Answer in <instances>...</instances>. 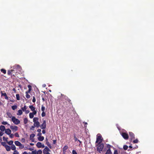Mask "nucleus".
Here are the masks:
<instances>
[{
    "instance_id": "052dcab7",
    "label": "nucleus",
    "mask_w": 154,
    "mask_h": 154,
    "mask_svg": "<svg viewBox=\"0 0 154 154\" xmlns=\"http://www.w3.org/2000/svg\"><path fill=\"white\" fill-rule=\"evenodd\" d=\"M37 131L38 132H39V133H41V130L40 129H38Z\"/></svg>"
},
{
    "instance_id": "f3484780",
    "label": "nucleus",
    "mask_w": 154,
    "mask_h": 154,
    "mask_svg": "<svg viewBox=\"0 0 154 154\" xmlns=\"http://www.w3.org/2000/svg\"><path fill=\"white\" fill-rule=\"evenodd\" d=\"M44 138L43 136H40L38 138V140L42 141L44 140Z\"/></svg>"
},
{
    "instance_id": "cd10ccee",
    "label": "nucleus",
    "mask_w": 154,
    "mask_h": 154,
    "mask_svg": "<svg viewBox=\"0 0 154 154\" xmlns=\"http://www.w3.org/2000/svg\"><path fill=\"white\" fill-rule=\"evenodd\" d=\"M17 108V106L16 105H14L12 106V109L13 110H15Z\"/></svg>"
},
{
    "instance_id": "3c124183",
    "label": "nucleus",
    "mask_w": 154,
    "mask_h": 154,
    "mask_svg": "<svg viewBox=\"0 0 154 154\" xmlns=\"http://www.w3.org/2000/svg\"><path fill=\"white\" fill-rule=\"evenodd\" d=\"M31 91V89H29V90L28 91H26V93H30Z\"/></svg>"
},
{
    "instance_id": "c9c22d12",
    "label": "nucleus",
    "mask_w": 154,
    "mask_h": 154,
    "mask_svg": "<svg viewBox=\"0 0 154 154\" xmlns=\"http://www.w3.org/2000/svg\"><path fill=\"white\" fill-rule=\"evenodd\" d=\"M128 148V146L126 145H125L123 146V148L125 150H127Z\"/></svg>"
},
{
    "instance_id": "9b49d317",
    "label": "nucleus",
    "mask_w": 154,
    "mask_h": 154,
    "mask_svg": "<svg viewBox=\"0 0 154 154\" xmlns=\"http://www.w3.org/2000/svg\"><path fill=\"white\" fill-rule=\"evenodd\" d=\"M129 134L131 137V140H132L133 139H135L134 135V134L132 132H129Z\"/></svg>"
},
{
    "instance_id": "79ce46f5",
    "label": "nucleus",
    "mask_w": 154,
    "mask_h": 154,
    "mask_svg": "<svg viewBox=\"0 0 154 154\" xmlns=\"http://www.w3.org/2000/svg\"><path fill=\"white\" fill-rule=\"evenodd\" d=\"M45 116V112H42V117H44Z\"/></svg>"
},
{
    "instance_id": "9d476101",
    "label": "nucleus",
    "mask_w": 154,
    "mask_h": 154,
    "mask_svg": "<svg viewBox=\"0 0 154 154\" xmlns=\"http://www.w3.org/2000/svg\"><path fill=\"white\" fill-rule=\"evenodd\" d=\"M10 128L13 131H16L18 130V127L15 126H11Z\"/></svg>"
},
{
    "instance_id": "338daca9",
    "label": "nucleus",
    "mask_w": 154,
    "mask_h": 154,
    "mask_svg": "<svg viewBox=\"0 0 154 154\" xmlns=\"http://www.w3.org/2000/svg\"><path fill=\"white\" fill-rule=\"evenodd\" d=\"M22 154H28L26 152H24Z\"/></svg>"
},
{
    "instance_id": "72a5a7b5",
    "label": "nucleus",
    "mask_w": 154,
    "mask_h": 154,
    "mask_svg": "<svg viewBox=\"0 0 154 154\" xmlns=\"http://www.w3.org/2000/svg\"><path fill=\"white\" fill-rule=\"evenodd\" d=\"M41 110L42 112H44L45 110V107L43 105H42Z\"/></svg>"
},
{
    "instance_id": "20e7f679",
    "label": "nucleus",
    "mask_w": 154,
    "mask_h": 154,
    "mask_svg": "<svg viewBox=\"0 0 154 154\" xmlns=\"http://www.w3.org/2000/svg\"><path fill=\"white\" fill-rule=\"evenodd\" d=\"M50 150L49 148L47 146L43 150V153L44 154H50L49 152V151H50Z\"/></svg>"
},
{
    "instance_id": "6e6d98bb",
    "label": "nucleus",
    "mask_w": 154,
    "mask_h": 154,
    "mask_svg": "<svg viewBox=\"0 0 154 154\" xmlns=\"http://www.w3.org/2000/svg\"><path fill=\"white\" fill-rule=\"evenodd\" d=\"M42 135V133H39L38 134H37V136H38V137H40V136H41V135Z\"/></svg>"
},
{
    "instance_id": "8fccbe9b",
    "label": "nucleus",
    "mask_w": 154,
    "mask_h": 154,
    "mask_svg": "<svg viewBox=\"0 0 154 154\" xmlns=\"http://www.w3.org/2000/svg\"><path fill=\"white\" fill-rule=\"evenodd\" d=\"M138 140L137 139H136V140H134L133 141V143H138Z\"/></svg>"
},
{
    "instance_id": "393cba45",
    "label": "nucleus",
    "mask_w": 154,
    "mask_h": 154,
    "mask_svg": "<svg viewBox=\"0 0 154 154\" xmlns=\"http://www.w3.org/2000/svg\"><path fill=\"white\" fill-rule=\"evenodd\" d=\"M35 134H31L30 136V139L31 140H32L33 138L35 137Z\"/></svg>"
},
{
    "instance_id": "39448f33",
    "label": "nucleus",
    "mask_w": 154,
    "mask_h": 154,
    "mask_svg": "<svg viewBox=\"0 0 154 154\" xmlns=\"http://www.w3.org/2000/svg\"><path fill=\"white\" fill-rule=\"evenodd\" d=\"M101 137H102L101 136H98L97 138V140L96 141V143H99V144L100 143L102 142V139H101Z\"/></svg>"
},
{
    "instance_id": "49530a36",
    "label": "nucleus",
    "mask_w": 154,
    "mask_h": 154,
    "mask_svg": "<svg viewBox=\"0 0 154 154\" xmlns=\"http://www.w3.org/2000/svg\"><path fill=\"white\" fill-rule=\"evenodd\" d=\"M3 140L4 141H5L6 142L7 141V139H8V138H6L5 137H3Z\"/></svg>"
},
{
    "instance_id": "a18cd8bd",
    "label": "nucleus",
    "mask_w": 154,
    "mask_h": 154,
    "mask_svg": "<svg viewBox=\"0 0 154 154\" xmlns=\"http://www.w3.org/2000/svg\"><path fill=\"white\" fill-rule=\"evenodd\" d=\"M9 137L10 138H13L14 136V134H10L9 135Z\"/></svg>"
},
{
    "instance_id": "f257e3e1",
    "label": "nucleus",
    "mask_w": 154,
    "mask_h": 154,
    "mask_svg": "<svg viewBox=\"0 0 154 154\" xmlns=\"http://www.w3.org/2000/svg\"><path fill=\"white\" fill-rule=\"evenodd\" d=\"M12 121L15 125H18L20 123V121L15 117L12 116L11 119Z\"/></svg>"
},
{
    "instance_id": "6ab92c4d",
    "label": "nucleus",
    "mask_w": 154,
    "mask_h": 154,
    "mask_svg": "<svg viewBox=\"0 0 154 154\" xmlns=\"http://www.w3.org/2000/svg\"><path fill=\"white\" fill-rule=\"evenodd\" d=\"M23 112L22 110L21 109H20L18 110V113H17V115H20L22 114Z\"/></svg>"
},
{
    "instance_id": "774afa93",
    "label": "nucleus",
    "mask_w": 154,
    "mask_h": 154,
    "mask_svg": "<svg viewBox=\"0 0 154 154\" xmlns=\"http://www.w3.org/2000/svg\"><path fill=\"white\" fill-rule=\"evenodd\" d=\"M74 138H75V141H76L77 140V138L76 137H74Z\"/></svg>"
},
{
    "instance_id": "6e6552de",
    "label": "nucleus",
    "mask_w": 154,
    "mask_h": 154,
    "mask_svg": "<svg viewBox=\"0 0 154 154\" xmlns=\"http://www.w3.org/2000/svg\"><path fill=\"white\" fill-rule=\"evenodd\" d=\"M11 68H12V67H11ZM13 68L14 70L17 69L19 70H20L21 69V68L19 65H16L13 66Z\"/></svg>"
},
{
    "instance_id": "58836bf2",
    "label": "nucleus",
    "mask_w": 154,
    "mask_h": 154,
    "mask_svg": "<svg viewBox=\"0 0 154 154\" xmlns=\"http://www.w3.org/2000/svg\"><path fill=\"white\" fill-rule=\"evenodd\" d=\"M37 151L36 150H35L34 151H32L31 154H37Z\"/></svg>"
},
{
    "instance_id": "412c9836",
    "label": "nucleus",
    "mask_w": 154,
    "mask_h": 154,
    "mask_svg": "<svg viewBox=\"0 0 154 154\" xmlns=\"http://www.w3.org/2000/svg\"><path fill=\"white\" fill-rule=\"evenodd\" d=\"M5 148L7 151H9L11 150L10 147L8 145L5 147Z\"/></svg>"
},
{
    "instance_id": "b1692460",
    "label": "nucleus",
    "mask_w": 154,
    "mask_h": 154,
    "mask_svg": "<svg viewBox=\"0 0 154 154\" xmlns=\"http://www.w3.org/2000/svg\"><path fill=\"white\" fill-rule=\"evenodd\" d=\"M38 118L37 117L34 118L33 119V122L34 123L35 122H36L37 121H38Z\"/></svg>"
},
{
    "instance_id": "09e8293b",
    "label": "nucleus",
    "mask_w": 154,
    "mask_h": 154,
    "mask_svg": "<svg viewBox=\"0 0 154 154\" xmlns=\"http://www.w3.org/2000/svg\"><path fill=\"white\" fill-rule=\"evenodd\" d=\"M35 100H35V98L34 96H33V99H32V100L33 102L35 103Z\"/></svg>"
},
{
    "instance_id": "2f4dec72",
    "label": "nucleus",
    "mask_w": 154,
    "mask_h": 154,
    "mask_svg": "<svg viewBox=\"0 0 154 154\" xmlns=\"http://www.w3.org/2000/svg\"><path fill=\"white\" fill-rule=\"evenodd\" d=\"M7 143L9 145H12V144L13 143V141L12 140H11L9 142H8Z\"/></svg>"
},
{
    "instance_id": "4468645a",
    "label": "nucleus",
    "mask_w": 154,
    "mask_h": 154,
    "mask_svg": "<svg viewBox=\"0 0 154 154\" xmlns=\"http://www.w3.org/2000/svg\"><path fill=\"white\" fill-rule=\"evenodd\" d=\"M34 125L35 127H36L37 128H38L40 126V123L38 121H37L36 122H35L34 124Z\"/></svg>"
},
{
    "instance_id": "680f3d73",
    "label": "nucleus",
    "mask_w": 154,
    "mask_h": 154,
    "mask_svg": "<svg viewBox=\"0 0 154 154\" xmlns=\"http://www.w3.org/2000/svg\"><path fill=\"white\" fill-rule=\"evenodd\" d=\"M28 88H29V89H31V86L30 85H28Z\"/></svg>"
},
{
    "instance_id": "69168bd1",
    "label": "nucleus",
    "mask_w": 154,
    "mask_h": 154,
    "mask_svg": "<svg viewBox=\"0 0 154 154\" xmlns=\"http://www.w3.org/2000/svg\"><path fill=\"white\" fill-rule=\"evenodd\" d=\"M56 143V140H53V143L54 144H55Z\"/></svg>"
},
{
    "instance_id": "423d86ee",
    "label": "nucleus",
    "mask_w": 154,
    "mask_h": 154,
    "mask_svg": "<svg viewBox=\"0 0 154 154\" xmlns=\"http://www.w3.org/2000/svg\"><path fill=\"white\" fill-rule=\"evenodd\" d=\"M14 143L16 146L21 147L22 148H23L24 147V146L18 141H15Z\"/></svg>"
},
{
    "instance_id": "bb28decb",
    "label": "nucleus",
    "mask_w": 154,
    "mask_h": 154,
    "mask_svg": "<svg viewBox=\"0 0 154 154\" xmlns=\"http://www.w3.org/2000/svg\"><path fill=\"white\" fill-rule=\"evenodd\" d=\"M21 109L24 112L27 109V107L26 105H25L23 107H22Z\"/></svg>"
},
{
    "instance_id": "a878e982",
    "label": "nucleus",
    "mask_w": 154,
    "mask_h": 154,
    "mask_svg": "<svg viewBox=\"0 0 154 154\" xmlns=\"http://www.w3.org/2000/svg\"><path fill=\"white\" fill-rule=\"evenodd\" d=\"M29 116L30 118H32L34 117L33 114L32 112L30 113L29 114Z\"/></svg>"
},
{
    "instance_id": "5701e85b",
    "label": "nucleus",
    "mask_w": 154,
    "mask_h": 154,
    "mask_svg": "<svg viewBox=\"0 0 154 154\" xmlns=\"http://www.w3.org/2000/svg\"><path fill=\"white\" fill-rule=\"evenodd\" d=\"M112 154V153L111 152L110 149H108L107 150V151L106 153V154Z\"/></svg>"
},
{
    "instance_id": "a19ab883",
    "label": "nucleus",
    "mask_w": 154,
    "mask_h": 154,
    "mask_svg": "<svg viewBox=\"0 0 154 154\" xmlns=\"http://www.w3.org/2000/svg\"><path fill=\"white\" fill-rule=\"evenodd\" d=\"M46 144L50 148H51V146L50 144L48 142H46Z\"/></svg>"
},
{
    "instance_id": "603ef678",
    "label": "nucleus",
    "mask_w": 154,
    "mask_h": 154,
    "mask_svg": "<svg viewBox=\"0 0 154 154\" xmlns=\"http://www.w3.org/2000/svg\"><path fill=\"white\" fill-rule=\"evenodd\" d=\"M35 126H32L30 128V129L32 130H34V129Z\"/></svg>"
},
{
    "instance_id": "7c9ffc66",
    "label": "nucleus",
    "mask_w": 154,
    "mask_h": 154,
    "mask_svg": "<svg viewBox=\"0 0 154 154\" xmlns=\"http://www.w3.org/2000/svg\"><path fill=\"white\" fill-rule=\"evenodd\" d=\"M1 71L2 72H3L4 74H5L6 73V70L4 69H1Z\"/></svg>"
},
{
    "instance_id": "13d9d810",
    "label": "nucleus",
    "mask_w": 154,
    "mask_h": 154,
    "mask_svg": "<svg viewBox=\"0 0 154 154\" xmlns=\"http://www.w3.org/2000/svg\"><path fill=\"white\" fill-rule=\"evenodd\" d=\"M3 133L1 131H0V136H2L3 135Z\"/></svg>"
},
{
    "instance_id": "ddd939ff",
    "label": "nucleus",
    "mask_w": 154,
    "mask_h": 154,
    "mask_svg": "<svg viewBox=\"0 0 154 154\" xmlns=\"http://www.w3.org/2000/svg\"><path fill=\"white\" fill-rule=\"evenodd\" d=\"M14 71V70L11 69V70H9L8 71V74L9 75H12L13 72Z\"/></svg>"
},
{
    "instance_id": "de8ad7c7",
    "label": "nucleus",
    "mask_w": 154,
    "mask_h": 154,
    "mask_svg": "<svg viewBox=\"0 0 154 154\" xmlns=\"http://www.w3.org/2000/svg\"><path fill=\"white\" fill-rule=\"evenodd\" d=\"M13 154H19V153L18 152L15 150L14 151Z\"/></svg>"
},
{
    "instance_id": "4be33fe9",
    "label": "nucleus",
    "mask_w": 154,
    "mask_h": 154,
    "mask_svg": "<svg viewBox=\"0 0 154 154\" xmlns=\"http://www.w3.org/2000/svg\"><path fill=\"white\" fill-rule=\"evenodd\" d=\"M29 107L32 111H33L35 110V108L32 105H30L29 106Z\"/></svg>"
},
{
    "instance_id": "0eeeda50",
    "label": "nucleus",
    "mask_w": 154,
    "mask_h": 154,
    "mask_svg": "<svg viewBox=\"0 0 154 154\" xmlns=\"http://www.w3.org/2000/svg\"><path fill=\"white\" fill-rule=\"evenodd\" d=\"M122 135L125 139H128V136L127 133H122Z\"/></svg>"
},
{
    "instance_id": "0e129e2a",
    "label": "nucleus",
    "mask_w": 154,
    "mask_h": 154,
    "mask_svg": "<svg viewBox=\"0 0 154 154\" xmlns=\"http://www.w3.org/2000/svg\"><path fill=\"white\" fill-rule=\"evenodd\" d=\"M25 140L24 138H23L21 139V141L24 142L25 141Z\"/></svg>"
},
{
    "instance_id": "c756f323",
    "label": "nucleus",
    "mask_w": 154,
    "mask_h": 154,
    "mask_svg": "<svg viewBox=\"0 0 154 154\" xmlns=\"http://www.w3.org/2000/svg\"><path fill=\"white\" fill-rule=\"evenodd\" d=\"M68 146H65L63 148V151H65L66 150L68 149Z\"/></svg>"
},
{
    "instance_id": "37998d69",
    "label": "nucleus",
    "mask_w": 154,
    "mask_h": 154,
    "mask_svg": "<svg viewBox=\"0 0 154 154\" xmlns=\"http://www.w3.org/2000/svg\"><path fill=\"white\" fill-rule=\"evenodd\" d=\"M72 154H77L76 151L74 150H72Z\"/></svg>"
},
{
    "instance_id": "aec40b11",
    "label": "nucleus",
    "mask_w": 154,
    "mask_h": 154,
    "mask_svg": "<svg viewBox=\"0 0 154 154\" xmlns=\"http://www.w3.org/2000/svg\"><path fill=\"white\" fill-rule=\"evenodd\" d=\"M11 149L13 150H15L16 147L14 144H12L11 146Z\"/></svg>"
},
{
    "instance_id": "1a4fd4ad",
    "label": "nucleus",
    "mask_w": 154,
    "mask_h": 154,
    "mask_svg": "<svg viewBox=\"0 0 154 154\" xmlns=\"http://www.w3.org/2000/svg\"><path fill=\"white\" fill-rule=\"evenodd\" d=\"M40 126L42 129H45L46 127V123L45 121H44L43 123Z\"/></svg>"
},
{
    "instance_id": "ea45409f",
    "label": "nucleus",
    "mask_w": 154,
    "mask_h": 154,
    "mask_svg": "<svg viewBox=\"0 0 154 154\" xmlns=\"http://www.w3.org/2000/svg\"><path fill=\"white\" fill-rule=\"evenodd\" d=\"M26 97L27 98H30V96L29 94H28V93H26Z\"/></svg>"
},
{
    "instance_id": "864d4df0",
    "label": "nucleus",
    "mask_w": 154,
    "mask_h": 154,
    "mask_svg": "<svg viewBox=\"0 0 154 154\" xmlns=\"http://www.w3.org/2000/svg\"><path fill=\"white\" fill-rule=\"evenodd\" d=\"M15 137H19V135L18 134V133H16L15 134Z\"/></svg>"
},
{
    "instance_id": "f03ea898",
    "label": "nucleus",
    "mask_w": 154,
    "mask_h": 154,
    "mask_svg": "<svg viewBox=\"0 0 154 154\" xmlns=\"http://www.w3.org/2000/svg\"><path fill=\"white\" fill-rule=\"evenodd\" d=\"M104 147V145L103 143H101L97 147V150L99 152L101 153L103 150Z\"/></svg>"
},
{
    "instance_id": "f8f14e48",
    "label": "nucleus",
    "mask_w": 154,
    "mask_h": 154,
    "mask_svg": "<svg viewBox=\"0 0 154 154\" xmlns=\"http://www.w3.org/2000/svg\"><path fill=\"white\" fill-rule=\"evenodd\" d=\"M5 133L8 135H10L11 133V131L9 129H6L5 130Z\"/></svg>"
},
{
    "instance_id": "c03bdc74",
    "label": "nucleus",
    "mask_w": 154,
    "mask_h": 154,
    "mask_svg": "<svg viewBox=\"0 0 154 154\" xmlns=\"http://www.w3.org/2000/svg\"><path fill=\"white\" fill-rule=\"evenodd\" d=\"M2 123L4 125H6L8 124V123L6 122L5 121L2 122Z\"/></svg>"
},
{
    "instance_id": "a211bd4d",
    "label": "nucleus",
    "mask_w": 154,
    "mask_h": 154,
    "mask_svg": "<svg viewBox=\"0 0 154 154\" xmlns=\"http://www.w3.org/2000/svg\"><path fill=\"white\" fill-rule=\"evenodd\" d=\"M2 96H3L5 97V98L6 99H8V97L7 96L5 92V93H2Z\"/></svg>"
},
{
    "instance_id": "f704fd0d",
    "label": "nucleus",
    "mask_w": 154,
    "mask_h": 154,
    "mask_svg": "<svg viewBox=\"0 0 154 154\" xmlns=\"http://www.w3.org/2000/svg\"><path fill=\"white\" fill-rule=\"evenodd\" d=\"M37 154H42V151L41 150H39L38 151H37Z\"/></svg>"
},
{
    "instance_id": "e433bc0d",
    "label": "nucleus",
    "mask_w": 154,
    "mask_h": 154,
    "mask_svg": "<svg viewBox=\"0 0 154 154\" xmlns=\"http://www.w3.org/2000/svg\"><path fill=\"white\" fill-rule=\"evenodd\" d=\"M2 145L5 147L7 145L6 144V143L5 142H2L1 143Z\"/></svg>"
},
{
    "instance_id": "2eb2a0df",
    "label": "nucleus",
    "mask_w": 154,
    "mask_h": 154,
    "mask_svg": "<svg viewBox=\"0 0 154 154\" xmlns=\"http://www.w3.org/2000/svg\"><path fill=\"white\" fill-rule=\"evenodd\" d=\"M42 143L40 142H38L36 144V146L38 148H41L42 147Z\"/></svg>"
},
{
    "instance_id": "7ed1b4c3",
    "label": "nucleus",
    "mask_w": 154,
    "mask_h": 154,
    "mask_svg": "<svg viewBox=\"0 0 154 154\" xmlns=\"http://www.w3.org/2000/svg\"><path fill=\"white\" fill-rule=\"evenodd\" d=\"M61 95L62 96V97H61V100L62 101L64 100V99L68 102H70L71 101L70 100V99L68 98L66 96L63 94H61Z\"/></svg>"
},
{
    "instance_id": "4d7b16f0",
    "label": "nucleus",
    "mask_w": 154,
    "mask_h": 154,
    "mask_svg": "<svg viewBox=\"0 0 154 154\" xmlns=\"http://www.w3.org/2000/svg\"><path fill=\"white\" fill-rule=\"evenodd\" d=\"M24 112H25V113L26 114L29 113V110H26Z\"/></svg>"
},
{
    "instance_id": "bf43d9fd",
    "label": "nucleus",
    "mask_w": 154,
    "mask_h": 154,
    "mask_svg": "<svg viewBox=\"0 0 154 154\" xmlns=\"http://www.w3.org/2000/svg\"><path fill=\"white\" fill-rule=\"evenodd\" d=\"M114 154H118L117 151L116 150H115L114 152Z\"/></svg>"
},
{
    "instance_id": "4c0bfd02",
    "label": "nucleus",
    "mask_w": 154,
    "mask_h": 154,
    "mask_svg": "<svg viewBox=\"0 0 154 154\" xmlns=\"http://www.w3.org/2000/svg\"><path fill=\"white\" fill-rule=\"evenodd\" d=\"M28 122V120L26 118H25L24 120V122L25 124H26Z\"/></svg>"
},
{
    "instance_id": "c85d7f7f",
    "label": "nucleus",
    "mask_w": 154,
    "mask_h": 154,
    "mask_svg": "<svg viewBox=\"0 0 154 154\" xmlns=\"http://www.w3.org/2000/svg\"><path fill=\"white\" fill-rule=\"evenodd\" d=\"M7 115L8 116V117L10 118H12V116L10 112H8L7 113Z\"/></svg>"
},
{
    "instance_id": "dca6fc26",
    "label": "nucleus",
    "mask_w": 154,
    "mask_h": 154,
    "mask_svg": "<svg viewBox=\"0 0 154 154\" xmlns=\"http://www.w3.org/2000/svg\"><path fill=\"white\" fill-rule=\"evenodd\" d=\"M0 130L2 131H4L5 130V127L3 125H1L0 127Z\"/></svg>"
},
{
    "instance_id": "5fc2aeb1",
    "label": "nucleus",
    "mask_w": 154,
    "mask_h": 154,
    "mask_svg": "<svg viewBox=\"0 0 154 154\" xmlns=\"http://www.w3.org/2000/svg\"><path fill=\"white\" fill-rule=\"evenodd\" d=\"M33 114V115H35L37 113V112L36 111H35V110H34L33 112H32Z\"/></svg>"
},
{
    "instance_id": "e2e57ef3",
    "label": "nucleus",
    "mask_w": 154,
    "mask_h": 154,
    "mask_svg": "<svg viewBox=\"0 0 154 154\" xmlns=\"http://www.w3.org/2000/svg\"><path fill=\"white\" fill-rule=\"evenodd\" d=\"M42 132L43 134H45V130H43L42 131Z\"/></svg>"
},
{
    "instance_id": "473e14b6",
    "label": "nucleus",
    "mask_w": 154,
    "mask_h": 154,
    "mask_svg": "<svg viewBox=\"0 0 154 154\" xmlns=\"http://www.w3.org/2000/svg\"><path fill=\"white\" fill-rule=\"evenodd\" d=\"M16 97L17 99V100H20V95L19 94H16Z\"/></svg>"
}]
</instances>
